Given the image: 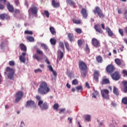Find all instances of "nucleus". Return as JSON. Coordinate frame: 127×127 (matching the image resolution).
<instances>
[{
    "label": "nucleus",
    "mask_w": 127,
    "mask_h": 127,
    "mask_svg": "<svg viewBox=\"0 0 127 127\" xmlns=\"http://www.w3.org/2000/svg\"><path fill=\"white\" fill-rule=\"evenodd\" d=\"M110 84V80L108 78H104L102 80V85H107Z\"/></svg>",
    "instance_id": "27"
},
{
    "label": "nucleus",
    "mask_w": 127,
    "mask_h": 127,
    "mask_svg": "<svg viewBox=\"0 0 127 127\" xmlns=\"http://www.w3.org/2000/svg\"><path fill=\"white\" fill-rule=\"evenodd\" d=\"M85 50L87 52H90V48H89V46H88V44H86L85 45Z\"/></svg>",
    "instance_id": "52"
},
{
    "label": "nucleus",
    "mask_w": 127,
    "mask_h": 127,
    "mask_svg": "<svg viewBox=\"0 0 127 127\" xmlns=\"http://www.w3.org/2000/svg\"><path fill=\"white\" fill-rule=\"evenodd\" d=\"M85 121H87V122H90V121L91 120V116L85 115Z\"/></svg>",
    "instance_id": "45"
},
{
    "label": "nucleus",
    "mask_w": 127,
    "mask_h": 127,
    "mask_svg": "<svg viewBox=\"0 0 127 127\" xmlns=\"http://www.w3.org/2000/svg\"><path fill=\"white\" fill-rule=\"evenodd\" d=\"M9 18H10V17L5 13L0 14V19H1V20L9 19Z\"/></svg>",
    "instance_id": "19"
},
{
    "label": "nucleus",
    "mask_w": 127,
    "mask_h": 127,
    "mask_svg": "<svg viewBox=\"0 0 127 127\" xmlns=\"http://www.w3.org/2000/svg\"><path fill=\"white\" fill-rule=\"evenodd\" d=\"M115 62L117 64V65H118V66H120L121 65V60L120 59H116L115 60Z\"/></svg>",
    "instance_id": "35"
},
{
    "label": "nucleus",
    "mask_w": 127,
    "mask_h": 127,
    "mask_svg": "<svg viewBox=\"0 0 127 127\" xmlns=\"http://www.w3.org/2000/svg\"><path fill=\"white\" fill-rule=\"evenodd\" d=\"M79 83V81H78V80L77 79H73L72 81V85H78Z\"/></svg>",
    "instance_id": "37"
},
{
    "label": "nucleus",
    "mask_w": 127,
    "mask_h": 127,
    "mask_svg": "<svg viewBox=\"0 0 127 127\" xmlns=\"http://www.w3.org/2000/svg\"><path fill=\"white\" fill-rule=\"evenodd\" d=\"M9 65L10 66H14L15 65V64L14 63V62L13 61H11L9 62Z\"/></svg>",
    "instance_id": "50"
},
{
    "label": "nucleus",
    "mask_w": 127,
    "mask_h": 127,
    "mask_svg": "<svg viewBox=\"0 0 127 127\" xmlns=\"http://www.w3.org/2000/svg\"><path fill=\"white\" fill-rule=\"evenodd\" d=\"M42 72V70L40 68H38V69H35V70H34V72L36 73H41Z\"/></svg>",
    "instance_id": "48"
},
{
    "label": "nucleus",
    "mask_w": 127,
    "mask_h": 127,
    "mask_svg": "<svg viewBox=\"0 0 127 127\" xmlns=\"http://www.w3.org/2000/svg\"><path fill=\"white\" fill-rule=\"evenodd\" d=\"M92 44L95 48H98L101 46L100 44V41H98L96 38H93L92 39Z\"/></svg>",
    "instance_id": "12"
},
{
    "label": "nucleus",
    "mask_w": 127,
    "mask_h": 127,
    "mask_svg": "<svg viewBox=\"0 0 127 127\" xmlns=\"http://www.w3.org/2000/svg\"><path fill=\"white\" fill-rule=\"evenodd\" d=\"M50 31L53 35H55L56 34V31H55V28L53 27H50Z\"/></svg>",
    "instance_id": "31"
},
{
    "label": "nucleus",
    "mask_w": 127,
    "mask_h": 127,
    "mask_svg": "<svg viewBox=\"0 0 127 127\" xmlns=\"http://www.w3.org/2000/svg\"><path fill=\"white\" fill-rule=\"evenodd\" d=\"M44 14H45L46 16L48 18H49V16L50 15V14L49 13V11L47 10H45L44 11Z\"/></svg>",
    "instance_id": "47"
},
{
    "label": "nucleus",
    "mask_w": 127,
    "mask_h": 127,
    "mask_svg": "<svg viewBox=\"0 0 127 127\" xmlns=\"http://www.w3.org/2000/svg\"><path fill=\"white\" fill-rule=\"evenodd\" d=\"M111 76L113 80H116L118 81L121 79V75L120 74V72L115 71L113 74H111Z\"/></svg>",
    "instance_id": "13"
},
{
    "label": "nucleus",
    "mask_w": 127,
    "mask_h": 127,
    "mask_svg": "<svg viewBox=\"0 0 127 127\" xmlns=\"http://www.w3.org/2000/svg\"><path fill=\"white\" fill-rule=\"evenodd\" d=\"M19 47L22 51H23L24 53L22 54L19 57V60L22 63H25L26 60L25 59V55H26V51H27V48L26 46L24 45V44L21 43L19 45Z\"/></svg>",
    "instance_id": "3"
},
{
    "label": "nucleus",
    "mask_w": 127,
    "mask_h": 127,
    "mask_svg": "<svg viewBox=\"0 0 127 127\" xmlns=\"http://www.w3.org/2000/svg\"><path fill=\"white\" fill-rule=\"evenodd\" d=\"M4 8V5L1 3H0V9L1 10H2Z\"/></svg>",
    "instance_id": "57"
},
{
    "label": "nucleus",
    "mask_w": 127,
    "mask_h": 127,
    "mask_svg": "<svg viewBox=\"0 0 127 127\" xmlns=\"http://www.w3.org/2000/svg\"><path fill=\"white\" fill-rule=\"evenodd\" d=\"M28 12L29 14L32 13L34 15H36L38 12V7L34 6V5H32L31 7L28 9Z\"/></svg>",
    "instance_id": "7"
},
{
    "label": "nucleus",
    "mask_w": 127,
    "mask_h": 127,
    "mask_svg": "<svg viewBox=\"0 0 127 127\" xmlns=\"http://www.w3.org/2000/svg\"><path fill=\"white\" fill-rule=\"evenodd\" d=\"M14 3H15V4L17 6H18V5H19V0H15Z\"/></svg>",
    "instance_id": "56"
},
{
    "label": "nucleus",
    "mask_w": 127,
    "mask_h": 127,
    "mask_svg": "<svg viewBox=\"0 0 127 127\" xmlns=\"http://www.w3.org/2000/svg\"><path fill=\"white\" fill-rule=\"evenodd\" d=\"M0 2H2L3 4L6 3V0H0Z\"/></svg>",
    "instance_id": "62"
},
{
    "label": "nucleus",
    "mask_w": 127,
    "mask_h": 127,
    "mask_svg": "<svg viewBox=\"0 0 127 127\" xmlns=\"http://www.w3.org/2000/svg\"><path fill=\"white\" fill-rule=\"evenodd\" d=\"M96 60L98 63H103V58L101 56H98L96 58Z\"/></svg>",
    "instance_id": "26"
},
{
    "label": "nucleus",
    "mask_w": 127,
    "mask_h": 127,
    "mask_svg": "<svg viewBox=\"0 0 127 127\" xmlns=\"http://www.w3.org/2000/svg\"><path fill=\"white\" fill-rule=\"evenodd\" d=\"M77 44L79 47H81L83 45V40L81 39L78 40L77 41Z\"/></svg>",
    "instance_id": "41"
},
{
    "label": "nucleus",
    "mask_w": 127,
    "mask_h": 127,
    "mask_svg": "<svg viewBox=\"0 0 127 127\" xmlns=\"http://www.w3.org/2000/svg\"><path fill=\"white\" fill-rule=\"evenodd\" d=\"M53 74L55 76V77H57V72L56 71H53Z\"/></svg>",
    "instance_id": "60"
},
{
    "label": "nucleus",
    "mask_w": 127,
    "mask_h": 127,
    "mask_svg": "<svg viewBox=\"0 0 127 127\" xmlns=\"http://www.w3.org/2000/svg\"><path fill=\"white\" fill-rule=\"evenodd\" d=\"M38 105L40 106L41 110H47L48 109V104L47 102H43V100H40L38 103Z\"/></svg>",
    "instance_id": "8"
},
{
    "label": "nucleus",
    "mask_w": 127,
    "mask_h": 127,
    "mask_svg": "<svg viewBox=\"0 0 127 127\" xmlns=\"http://www.w3.org/2000/svg\"><path fill=\"white\" fill-rule=\"evenodd\" d=\"M92 97L93 98H95V99H96V98L97 97L96 96H98L99 95V92H98V91L97 90H95L94 92H93L92 93Z\"/></svg>",
    "instance_id": "34"
},
{
    "label": "nucleus",
    "mask_w": 127,
    "mask_h": 127,
    "mask_svg": "<svg viewBox=\"0 0 127 127\" xmlns=\"http://www.w3.org/2000/svg\"><path fill=\"white\" fill-rule=\"evenodd\" d=\"M110 91L108 89H103L101 90V94L103 98L104 99H106V100H109L110 95H109Z\"/></svg>",
    "instance_id": "9"
},
{
    "label": "nucleus",
    "mask_w": 127,
    "mask_h": 127,
    "mask_svg": "<svg viewBox=\"0 0 127 127\" xmlns=\"http://www.w3.org/2000/svg\"><path fill=\"white\" fill-rule=\"evenodd\" d=\"M113 93L116 95V96H119V95H120L119 93V90L116 86H114L113 87Z\"/></svg>",
    "instance_id": "29"
},
{
    "label": "nucleus",
    "mask_w": 127,
    "mask_h": 127,
    "mask_svg": "<svg viewBox=\"0 0 127 127\" xmlns=\"http://www.w3.org/2000/svg\"><path fill=\"white\" fill-rule=\"evenodd\" d=\"M33 58H34V59H36L37 61H40V58L37 54H35L34 56H33Z\"/></svg>",
    "instance_id": "40"
},
{
    "label": "nucleus",
    "mask_w": 127,
    "mask_h": 127,
    "mask_svg": "<svg viewBox=\"0 0 127 127\" xmlns=\"http://www.w3.org/2000/svg\"><path fill=\"white\" fill-rule=\"evenodd\" d=\"M94 29H95V31L96 32H98V33H103V30H102V28H101V25L100 24H96L94 26Z\"/></svg>",
    "instance_id": "15"
},
{
    "label": "nucleus",
    "mask_w": 127,
    "mask_h": 127,
    "mask_svg": "<svg viewBox=\"0 0 127 127\" xmlns=\"http://www.w3.org/2000/svg\"><path fill=\"white\" fill-rule=\"evenodd\" d=\"M19 13H20V10L15 9L14 11L13 15L15 17H16V16H17V14H19Z\"/></svg>",
    "instance_id": "30"
},
{
    "label": "nucleus",
    "mask_w": 127,
    "mask_h": 127,
    "mask_svg": "<svg viewBox=\"0 0 127 127\" xmlns=\"http://www.w3.org/2000/svg\"><path fill=\"white\" fill-rule=\"evenodd\" d=\"M6 72H8L7 75V78L9 79V80H14V74H15V70L13 69V68H10V67H7L6 68Z\"/></svg>",
    "instance_id": "5"
},
{
    "label": "nucleus",
    "mask_w": 127,
    "mask_h": 127,
    "mask_svg": "<svg viewBox=\"0 0 127 127\" xmlns=\"http://www.w3.org/2000/svg\"><path fill=\"white\" fill-rule=\"evenodd\" d=\"M100 76V72L97 70H95L93 74V78L96 81V82H98L99 81V76Z\"/></svg>",
    "instance_id": "16"
},
{
    "label": "nucleus",
    "mask_w": 127,
    "mask_h": 127,
    "mask_svg": "<svg viewBox=\"0 0 127 127\" xmlns=\"http://www.w3.org/2000/svg\"><path fill=\"white\" fill-rule=\"evenodd\" d=\"M118 12L119 14H122V13H123V11L122 10V9H118Z\"/></svg>",
    "instance_id": "61"
},
{
    "label": "nucleus",
    "mask_w": 127,
    "mask_h": 127,
    "mask_svg": "<svg viewBox=\"0 0 127 127\" xmlns=\"http://www.w3.org/2000/svg\"><path fill=\"white\" fill-rule=\"evenodd\" d=\"M52 5L55 8H58V7H60V3L56 2L55 0H52Z\"/></svg>",
    "instance_id": "18"
},
{
    "label": "nucleus",
    "mask_w": 127,
    "mask_h": 127,
    "mask_svg": "<svg viewBox=\"0 0 127 127\" xmlns=\"http://www.w3.org/2000/svg\"><path fill=\"white\" fill-rule=\"evenodd\" d=\"M93 11L94 14H97L100 18H104V16L102 9L99 6H96Z\"/></svg>",
    "instance_id": "6"
},
{
    "label": "nucleus",
    "mask_w": 127,
    "mask_h": 127,
    "mask_svg": "<svg viewBox=\"0 0 127 127\" xmlns=\"http://www.w3.org/2000/svg\"><path fill=\"white\" fill-rule=\"evenodd\" d=\"M85 87H86V88L88 89H90V85H89V83L87 82H85Z\"/></svg>",
    "instance_id": "58"
},
{
    "label": "nucleus",
    "mask_w": 127,
    "mask_h": 127,
    "mask_svg": "<svg viewBox=\"0 0 127 127\" xmlns=\"http://www.w3.org/2000/svg\"><path fill=\"white\" fill-rule=\"evenodd\" d=\"M116 70V67L112 64L108 65L106 67V71L109 74H112Z\"/></svg>",
    "instance_id": "14"
},
{
    "label": "nucleus",
    "mask_w": 127,
    "mask_h": 127,
    "mask_svg": "<svg viewBox=\"0 0 127 127\" xmlns=\"http://www.w3.org/2000/svg\"><path fill=\"white\" fill-rule=\"evenodd\" d=\"M80 13H81L83 18H87V17H88V13L87 12V9H86V8H82Z\"/></svg>",
    "instance_id": "17"
},
{
    "label": "nucleus",
    "mask_w": 127,
    "mask_h": 127,
    "mask_svg": "<svg viewBox=\"0 0 127 127\" xmlns=\"http://www.w3.org/2000/svg\"><path fill=\"white\" fill-rule=\"evenodd\" d=\"M50 92V88L48 87L47 83L45 81H43L40 85L39 88L38 89V92L41 95H46Z\"/></svg>",
    "instance_id": "1"
},
{
    "label": "nucleus",
    "mask_w": 127,
    "mask_h": 127,
    "mask_svg": "<svg viewBox=\"0 0 127 127\" xmlns=\"http://www.w3.org/2000/svg\"><path fill=\"white\" fill-rule=\"evenodd\" d=\"M41 47L44 48L45 50H48V46H47V45H46V44H41Z\"/></svg>",
    "instance_id": "43"
},
{
    "label": "nucleus",
    "mask_w": 127,
    "mask_h": 127,
    "mask_svg": "<svg viewBox=\"0 0 127 127\" xmlns=\"http://www.w3.org/2000/svg\"><path fill=\"white\" fill-rule=\"evenodd\" d=\"M59 114H62V113H64V112H65V111H66V109L65 108H63V109H59Z\"/></svg>",
    "instance_id": "51"
},
{
    "label": "nucleus",
    "mask_w": 127,
    "mask_h": 127,
    "mask_svg": "<svg viewBox=\"0 0 127 127\" xmlns=\"http://www.w3.org/2000/svg\"><path fill=\"white\" fill-rule=\"evenodd\" d=\"M78 66L80 70L82 71L83 76L86 77L87 74H88V66L86 63L83 61H79L78 62Z\"/></svg>",
    "instance_id": "2"
},
{
    "label": "nucleus",
    "mask_w": 127,
    "mask_h": 127,
    "mask_svg": "<svg viewBox=\"0 0 127 127\" xmlns=\"http://www.w3.org/2000/svg\"><path fill=\"white\" fill-rule=\"evenodd\" d=\"M66 87L67 88H68V89H70L71 88V85L68 83H67L66 84Z\"/></svg>",
    "instance_id": "63"
},
{
    "label": "nucleus",
    "mask_w": 127,
    "mask_h": 127,
    "mask_svg": "<svg viewBox=\"0 0 127 127\" xmlns=\"http://www.w3.org/2000/svg\"><path fill=\"white\" fill-rule=\"evenodd\" d=\"M68 121H69V124H73V118L68 117L67 119Z\"/></svg>",
    "instance_id": "55"
},
{
    "label": "nucleus",
    "mask_w": 127,
    "mask_h": 127,
    "mask_svg": "<svg viewBox=\"0 0 127 127\" xmlns=\"http://www.w3.org/2000/svg\"><path fill=\"white\" fill-rule=\"evenodd\" d=\"M50 42L52 45H55L56 44V40L55 38H52L50 39Z\"/></svg>",
    "instance_id": "38"
},
{
    "label": "nucleus",
    "mask_w": 127,
    "mask_h": 127,
    "mask_svg": "<svg viewBox=\"0 0 127 127\" xmlns=\"http://www.w3.org/2000/svg\"><path fill=\"white\" fill-rule=\"evenodd\" d=\"M72 22L73 23L75 24H81L82 23V20L81 19H72Z\"/></svg>",
    "instance_id": "28"
},
{
    "label": "nucleus",
    "mask_w": 127,
    "mask_h": 127,
    "mask_svg": "<svg viewBox=\"0 0 127 127\" xmlns=\"http://www.w3.org/2000/svg\"><path fill=\"white\" fill-rule=\"evenodd\" d=\"M122 84L123 85V91L124 93H127V81L124 80L122 81Z\"/></svg>",
    "instance_id": "22"
},
{
    "label": "nucleus",
    "mask_w": 127,
    "mask_h": 127,
    "mask_svg": "<svg viewBox=\"0 0 127 127\" xmlns=\"http://www.w3.org/2000/svg\"><path fill=\"white\" fill-rule=\"evenodd\" d=\"M66 2L67 4H69V5H73V6L76 5V3L72 0H66Z\"/></svg>",
    "instance_id": "24"
},
{
    "label": "nucleus",
    "mask_w": 127,
    "mask_h": 127,
    "mask_svg": "<svg viewBox=\"0 0 127 127\" xmlns=\"http://www.w3.org/2000/svg\"><path fill=\"white\" fill-rule=\"evenodd\" d=\"M34 48L36 50V53L37 54H39L40 55H43V52L40 50V49L37 48V46H35Z\"/></svg>",
    "instance_id": "25"
},
{
    "label": "nucleus",
    "mask_w": 127,
    "mask_h": 127,
    "mask_svg": "<svg viewBox=\"0 0 127 127\" xmlns=\"http://www.w3.org/2000/svg\"><path fill=\"white\" fill-rule=\"evenodd\" d=\"M53 109L54 110L57 111V110L59 109V104L58 103L55 104L53 106Z\"/></svg>",
    "instance_id": "39"
},
{
    "label": "nucleus",
    "mask_w": 127,
    "mask_h": 127,
    "mask_svg": "<svg viewBox=\"0 0 127 127\" xmlns=\"http://www.w3.org/2000/svg\"><path fill=\"white\" fill-rule=\"evenodd\" d=\"M6 6L8 10L10 12H13V11H14V8L13 7V6L10 4V3L9 2L7 3Z\"/></svg>",
    "instance_id": "21"
},
{
    "label": "nucleus",
    "mask_w": 127,
    "mask_h": 127,
    "mask_svg": "<svg viewBox=\"0 0 127 127\" xmlns=\"http://www.w3.org/2000/svg\"><path fill=\"white\" fill-rule=\"evenodd\" d=\"M25 107L26 108L28 107H31L32 108H33V109H36L37 107L36 106V104H35V102H34L33 100H29L27 101Z\"/></svg>",
    "instance_id": "10"
},
{
    "label": "nucleus",
    "mask_w": 127,
    "mask_h": 127,
    "mask_svg": "<svg viewBox=\"0 0 127 127\" xmlns=\"http://www.w3.org/2000/svg\"><path fill=\"white\" fill-rule=\"evenodd\" d=\"M76 89L78 92H82L83 91V86L79 85L76 87Z\"/></svg>",
    "instance_id": "33"
},
{
    "label": "nucleus",
    "mask_w": 127,
    "mask_h": 127,
    "mask_svg": "<svg viewBox=\"0 0 127 127\" xmlns=\"http://www.w3.org/2000/svg\"><path fill=\"white\" fill-rule=\"evenodd\" d=\"M64 45L66 49L67 50V51H69L70 47V45H69V43H68L67 42H64Z\"/></svg>",
    "instance_id": "36"
},
{
    "label": "nucleus",
    "mask_w": 127,
    "mask_h": 127,
    "mask_svg": "<svg viewBox=\"0 0 127 127\" xmlns=\"http://www.w3.org/2000/svg\"><path fill=\"white\" fill-rule=\"evenodd\" d=\"M123 73L125 75V76H126V77H127V70H124L123 71Z\"/></svg>",
    "instance_id": "59"
},
{
    "label": "nucleus",
    "mask_w": 127,
    "mask_h": 127,
    "mask_svg": "<svg viewBox=\"0 0 127 127\" xmlns=\"http://www.w3.org/2000/svg\"><path fill=\"white\" fill-rule=\"evenodd\" d=\"M119 31L121 35L122 36H124V30H123V29H119Z\"/></svg>",
    "instance_id": "49"
},
{
    "label": "nucleus",
    "mask_w": 127,
    "mask_h": 127,
    "mask_svg": "<svg viewBox=\"0 0 127 127\" xmlns=\"http://www.w3.org/2000/svg\"><path fill=\"white\" fill-rule=\"evenodd\" d=\"M25 34H29V35H32L33 34V32L32 31L26 30L24 32Z\"/></svg>",
    "instance_id": "42"
},
{
    "label": "nucleus",
    "mask_w": 127,
    "mask_h": 127,
    "mask_svg": "<svg viewBox=\"0 0 127 127\" xmlns=\"http://www.w3.org/2000/svg\"><path fill=\"white\" fill-rule=\"evenodd\" d=\"M122 103L125 105H127V97H124L122 99Z\"/></svg>",
    "instance_id": "46"
},
{
    "label": "nucleus",
    "mask_w": 127,
    "mask_h": 127,
    "mask_svg": "<svg viewBox=\"0 0 127 127\" xmlns=\"http://www.w3.org/2000/svg\"><path fill=\"white\" fill-rule=\"evenodd\" d=\"M22 96H23V92L21 91H18L15 94V97H16V99L15 100V102L16 103H17V102H19V101L21 100V98H22Z\"/></svg>",
    "instance_id": "11"
},
{
    "label": "nucleus",
    "mask_w": 127,
    "mask_h": 127,
    "mask_svg": "<svg viewBox=\"0 0 127 127\" xmlns=\"http://www.w3.org/2000/svg\"><path fill=\"white\" fill-rule=\"evenodd\" d=\"M26 39L28 41H30V42H33V41H34V38L32 36H27Z\"/></svg>",
    "instance_id": "32"
},
{
    "label": "nucleus",
    "mask_w": 127,
    "mask_h": 127,
    "mask_svg": "<svg viewBox=\"0 0 127 127\" xmlns=\"http://www.w3.org/2000/svg\"><path fill=\"white\" fill-rule=\"evenodd\" d=\"M101 27L103 28V29H105V24L104 23L101 24Z\"/></svg>",
    "instance_id": "64"
},
{
    "label": "nucleus",
    "mask_w": 127,
    "mask_h": 127,
    "mask_svg": "<svg viewBox=\"0 0 127 127\" xmlns=\"http://www.w3.org/2000/svg\"><path fill=\"white\" fill-rule=\"evenodd\" d=\"M106 30L109 35L110 37H112L114 35V33H113V31L111 30V28L110 27H107L106 28Z\"/></svg>",
    "instance_id": "23"
},
{
    "label": "nucleus",
    "mask_w": 127,
    "mask_h": 127,
    "mask_svg": "<svg viewBox=\"0 0 127 127\" xmlns=\"http://www.w3.org/2000/svg\"><path fill=\"white\" fill-rule=\"evenodd\" d=\"M59 46L61 48H62V51L61 50H59L58 51V54L60 55L58 57L59 60H61L63 59V57L64 56V53L65 52V47H64V43L62 42H60Z\"/></svg>",
    "instance_id": "4"
},
{
    "label": "nucleus",
    "mask_w": 127,
    "mask_h": 127,
    "mask_svg": "<svg viewBox=\"0 0 127 127\" xmlns=\"http://www.w3.org/2000/svg\"><path fill=\"white\" fill-rule=\"evenodd\" d=\"M36 100H37V101H39H39H42V100H41V97L39 95H36Z\"/></svg>",
    "instance_id": "54"
},
{
    "label": "nucleus",
    "mask_w": 127,
    "mask_h": 127,
    "mask_svg": "<svg viewBox=\"0 0 127 127\" xmlns=\"http://www.w3.org/2000/svg\"><path fill=\"white\" fill-rule=\"evenodd\" d=\"M75 31L76 33H78V34H81V33H82V30L80 28H76Z\"/></svg>",
    "instance_id": "44"
},
{
    "label": "nucleus",
    "mask_w": 127,
    "mask_h": 127,
    "mask_svg": "<svg viewBox=\"0 0 127 127\" xmlns=\"http://www.w3.org/2000/svg\"><path fill=\"white\" fill-rule=\"evenodd\" d=\"M67 38H68L70 42H74V41H75V38H74V35L73 33H68Z\"/></svg>",
    "instance_id": "20"
},
{
    "label": "nucleus",
    "mask_w": 127,
    "mask_h": 127,
    "mask_svg": "<svg viewBox=\"0 0 127 127\" xmlns=\"http://www.w3.org/2000/svg\"><path fill=\"white\" fill-rule=\"evenodd\" d=\"M48 68L49 69V70L51 72H53V71H54L53 69V67H52V66L51 65H49L48 66Z\"/></svg>",
    "instance_id": "53"
}]
</instances>
